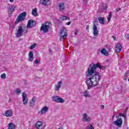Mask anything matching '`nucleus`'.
Masks as SVG:
<instances>
[{"label":"nucleus","instance_id":"f257e3e1","mask_svg":"<svg viewBox=\"0 0 129 129\" xmlns=\"http://www.w3.org/2000/svg\"><path fill=\"white\" fill-rule=\"evenodd\" d=\"M97 67L99 69H102V67H101V66L99 63H97L96 64L92 63L86 72L87 78L86 83L88 89H91L92 87L97 86L98 85V82L101 79V74L96 72V68Z\"/></svg>","mask_w":129,"mask_h":129},{"label":"nucleus","instance_id":"f03ea898","mask_svg":"<svg viewBox=\"0 0 129 129\" xmlns=\"http://www.w3.org/2000/svg\"><path fill=\"white\" fill-rule=\"evenodd\" d=\"M26 17H27V12H23L19 15L16 20L15 24H18L20 22H23L26 20Z\"/></svg>","mask_w":129,"mask_h":129},{"label":"nucleus","instance_id":"7ed1b4c3","mask_svg":"<svg viewBox=\"0 0 129 129\" xmlns=\"http://www.w3.org/2000/svg\"><path fill=\"white\" fill-rule=\"evenodd\" d=\"M51 26V22H47L43 23L40 28V30L43 31V33H48Z\"/></svg>","mask_w":129,"mask_h":129},{"label":"nucleus","instance_id":"20e7f679","mask_svg":"<svg viewBox=\"0 0 129 129\" xmlns=\"http://www.w3.org/2000/svg\"><path fill=\"white\" fill-rule=\"evenodd\" d=\"M52 101L56 102V103H64L65 100L62 98L59 97L58 96H54L52 97Z\"/></svg>","mask_w":129,"mask_h":129},{"label":"nucleus","instance_id":"39448f33","mask_svg":"<svg viewBox=\"0 0 129 129\" xmlns=\"http://www.w3.org/2000/svg\"><path fill=\"white\" fill-rule=\"evenodd\" d=\"M23 33H24V28H23V26L18 27V29L16 34V37H17V38L22 37V36H23Z\"/></svg>","mask_w":129,"mask_h":129},{"label":"nucleus","instance_id":"423d86ee","mask_svg":"<svg viewBox=\"0 0 129 129\" xmlns=\"http://www.w3.org/2000/svg\"><path fill=\"white\" fill-rule=\"evenodd\" d=\"M36 26V21L33 20H29L28 21L27 26L26 27L27 29H31L33 27Z\"/></svg>","mask_w":129,"mask_h":129},{"label":"nucleus","instance_id":"0eeeda50","mask_svg":"<svg viewBox=\"0 0 129 129\" xmlns=\"http://www.w3.org/2000/svg\"><path fill=\"white\" fill-rule=\"evenodd\" d=\"M122 119L121 118H119L115 121L113 122V124L114 125H116V126H118L119 127H121V125H122Z\"/></svg>","mask_w":129,"mask_h":129},{"label":"nucleus","instance_id":"6e6552de","mask_svg":"<svg viewBox=\"0 0 129 129\" xmlns=\"http://www.w3.org/2000/svg\"><path fill=\"white\" fill-rule=\"evenodd\" d=\"M82 120L84 122H89L91 120V118L85 113L83 114Z\"/></svg>","mask_w":129,"mask_h":129},{"label":"nucleus","instance_id":"1a4fd4ad","mask_svg":"<svg viewBox=\"0 0 129 129\" xmlns=\"http://www.w3.org/2000/svg\"><path fill=\"white\" fill-rule=\"evenodd\" d=\"M13 113L14 112H13V110H7L3 115H4V116H6V117H11L13 116Z\"/></svg>","mask_w":129,"mask_h":129},{"label":"nucleus","instance_id":"9d476101","mask_svg":"<svg viewBox=\"0 0 129 129\" xmlns=\"http://www.w3.org/2000/svg\"><path fill=\"white\" fill-rule=\"evenodd\" d=\"M22 100L23 101V104L27 105L28 104V98L27 97V94L26 92H23L22 93Z\"/></svg>","mask_w":129,"mask_h":129},{"label":"nucleus","instance_id":"9b49d317","mask_svg":"<svg viewBox=\"0 0 129 129\" xmlns=\"http://www.w3.org/2000/svg\"><path fill=\"white\" fill-rule=\"evenodd\" d=\"M16 10V6L14 5H11L10 6L9 8H8V13L10 15H12L15 10Z\"/></svg>","mask_w":129,"mask_h":129},{"label":"nucleus","instance_id":"f8f14e48","mask_svg":"<svg viewBox=\"0 0 129 129\" xmlns=\"http://www.w3.org/2000/svg\"><path fill=\"white\" fill-rule=\"evenodd\" d=\"M60 34V35L64 34L62 36H61V37L60 38L61 40H62V39L64 40V39H65V37L67 36V29H66L65 27H63Z\"/></svg>","mask_w":129,"mask_h":129},{"label":"nucleus","instance_id":"ddd939ff","mask_svg":"<svg viewBox=\"0 0 129 129\" xmlns=\"http://www.w3.org/2000/svg\"><path fill=\"white\" fill-rule=\"evenodd\" d=\"M93 34L95 37H97L98 36L99 32L97 30V26L94 24L93 26Z\"/></svg>","mask_w":129,"mask_h":129},{"label":"nucleus","instance_id":"4468645a","mask_svg":"<svg viewBox=\"0 0 129 129\" xmlns=\"http://www.w3.org/2000/svg\"><path fill=\"white\" fill-rule=\"evenodd\" d=\"M35 126L37 129H44V125H43V122L42 121L36 122Z\"/></svg>","mask_w":129,"mask_h":129},{"label":"nucleus","instance_id":"2eb2a0df","mask_svg":"<svg viewBox=\"0 0 129 129\" xmlns=\"http://www.w3.org/2000/svg\"><path fill=\"white\" fill-rule=\"evenodd\" d=\"M40 4L43 6H50L51 5V1L50 0H40Z\"/></svg>","mask_w":129,"mask_h":129},{"label":"nucleus","instance_id":"dca6fc26","mask_svg":"<svg viewBox=\"0 0 129 129\" xmlns=\"http://www.w3.org/2000/svg\"><path fill=\"white\" fill-rule=\"evenodd\" d=\"M33 60H34V53L33 51H30L28 54V61L33 62Z\"/></svg>","mask_w":129,"mask_h":129},{"label":"nucleus","instance_id":"f3484780","mask_svg":"<svg viewBox=\"0 0 129 129\" xmlns=\"http://www.w3.org/2000/svg\"><path fill=\"white\" fill-rule=\"evenodd\" d=\"M58 7L60 12H62V11L65 10V4L63 3H58Z\"/></svg>","mask_w":129,"mask_h":129},{"label":"nucleus","instance_id":"a211bd4d","mask_svg":"<svg viewBox=\"0 0 129 129\" xmlns=\"http://www.w3.org/2000/svg\"><path fill=\"white\" fill-rule=\"evenodd\" d=\"M49 108L47 106H44L43 108L41 109L40 111L38 112V113H40V114H44L46 113L47 111H48Z\"/></svg>","mask_w":129,"mask_h":129},{"label":"nucleus","instance_id":"6ab92c4d","mask_svg":"<svg viewBox=\"0 0 129 129\" xmlns=\"http://www.w3.org/2000/svg\"><path fill=\"white\" fill-rule=\"evenodd\" d=\"M121 49L122 47H121V45L119 43H117L116 45L115 51L116 53H119L121 51Z\"/></svg>","mask_w":129,"mask_h":129},{"label":"nucleus","instance_id":"aec40b11","mask_svg":"<svg viewBox=\"0 0 129 129\" xmlns=\"http://www.w3.org/2000/svg\"><path fill=\"white\" fill-rule=\"evenodd\" d=\"M62 85V82H57V85H55V90L56 91H58L59 90V88H61V86Z\"/></svg>","mask_w":129,"mask_h":129},{"label":"nucleus","instance_id":"412c9836","mask_svg":"<svg viewBox=\"0 0 129 129\" xmlns=\"http://www.w3.org/2000/svg\"><path fill=\"white\" fill-rule=\"evenodd\" d=\"M36 103V97H33L31 100V101L30 102V107L35 106Z\"/></svg>","mask_w":129,"mask_h":129},{"label":"nucleus","instance_id":"4be33fe9","mask_svg":"<svg viewBox=\"0 0 129 129\" xmlns=\"http://www.w3.org/2000/svg\"><path fill=\"white\" fill-rule=\"evenodd\" d=\"M8 127V129H16V124L13 123H9Z\"/></svg>","mask_w":129,"mask_h":129},{"label":"nucleus","instance_id":"5701e85b","mask_svg":"<svg viewBox=\"0 0 129 129\" xmlns=\"http://www.w3.org/2000/svg\"><path fill=\"white\" fill-rule=\"evenodd\" d=\"M101 53L103 55H104L105 56H108V52H107V50L105 49V48H103L101 50Z\"/></svg>","mask_w":129,"mask_h":129},{"label":"nucleus","instance_id":"b1692460","mask_svg":"<svg viewBox=\"0 0 129 129\" xmlns=\"http://www.w3.org/2000/svg\"><path fill=\"white\" fill-rule=\"evenodd\" d=\"M32 15L33 16H34V17H37V16H38V12H37V8H35L32 10Z\"/></svg>","mask_w":129,"mask_h":129},{"label":"nucleus","instance_id":"393cba45","mask_svg":"<svg viewBox=\"0 0 129 129\" xmlns=\"http://www.w3.org/2000/svg\"><path fill=\"white\" fill-rule=\"evenodd\" d=\"M111 18H112V13L111 12H109L107 18L108 22H110Z\"/></svg>","mask_w":129,"mask_h":129},{"label":"nucleus","instance_id":"a878e982","mask_svg":"<svg viewBox=\"0 0 129 129\" xmlns=\"http://www.w3.org/2000/svg\"><path fill=\"white\" fill-rule=\"evenodd\" d=\"M98 20L101 24H102V25H103V24H104V23H105V21H104V18H103L102 17H99L98 18Z\"/></svg>","mask_w":129,"mask_h":129},{"label":"nucleus","instance_id":"bb28decb","mask_svg":"<svg viewBox=\"0 0 129 129\" xmlns=\"http://www.w3.org/2000/svg\"><path fill=\"white\" fill-rule=\"evenodd\" d=\"M119 116H122V117H124V118H125L126 117V111H124L123 113H119Z\"/></svg>","mask_w":129,"mask_h":129},{"label":"nucleus","instance_id":"cd10ccee","mask_svg":"<svg viewBox=\"0 0 129 129\" xmlns=\"http://www.w3.org/2000/svg\"><path fill=\"white\" fill-rule=\"evenodd\" d=\"M60 20H61V21H65L66 20H70L69 18H68V17L66 16H62V17L59 18Z\"/></svg>","mask_w":129,"mask_h":129},{"label":"nucleus","instance_id":"c85d7f7f","mask_svg":"<svg viewBox=\"0 0 129 129\" xmlns=\"http://www.w3.org/2000/svg\"><path fill=\"white\" fill-rule=\"evenodd\" d=\"M84 96L85 97H90V95H89V93L87 91H85L84 92Z\"/></svg>","mask_w":129,"mask_h":129},{"label":"nucleus","instance_id":"c756f323","mask_svg":"<svg viewBox=\"0 0 129 129\" xmlns=\"http://www.w3.org/2000/svg\"><path fill=\"white\" fill-rule=\"evenodd\" d=\"M36 46H37L36 44H33L30 46V49L33 50V49H35V48H36Z\"/></svg>","mask_w":129,"mask_h":129},{"label":"nucleus","instance_id":"7c9ffc66","mask_svg":"<svg viewBox=\"0 0 129 129\" xmlns=\"http://www.w3.org/2000/svg\"><path fill=\"white\" fill-rule=\"evenodd\" d=\"M88 129H94V126H93L92 125L90 124L88 126Z\"/></svg>","mask_w":129,"mask_h":129},{"label":"nucleus","instance_id":"2f4dec72","mask_svg":"<svg viewBox=\"0 0 129 129\" xmlns=\"http://www.w3.org/2000/svg\"><path fill=\"white\" fill-rule=\"evenodd\" d=\"M6 74H3L1 75V78L5 79L6 78Z\"/></svg>","mask_w":129,"mask_h":129},{"label":"nucleus","instance_id":"473e14b6","mask_svg":"<svg viewBox=\"0 0 129 129\" xmlns=\"http://www.w3.org/2000/svg\"><path fill=\"white\" fill-rule=\"evenodd\" d=\"M121 10V9L120 8H117L115 10L116 13H117V12H119V11H120Z\"/></svg>","mask_w":129,"mask_h":129},{"label":"nucleus","instance_id":"72a5a7b5","mask_svg":"<svg viewBox=\"0 0 129 129\" xmlns=\"http://www.w3.org/2000/svg\"><path fill=\"white\" fill-rule=\"evenodd\" d=\"M16 91V93H21V90H20V89H17Z\"/></svg>","mask_w":129,"mask_h":129},{"label":"nucleus","instance_id":"f704fd0d","mask_svg":"<svg viewBox=\"0 0 129 129\" xmlns=\"http://www.w3.org/2000/svg\"><path fill=\"white\" fill-rule=\"evenodd\" d=\"M66 25L67 26H70L71 25V22H69L66 23Z\"/></svg>","mask_w":129,"mask_h":129},{"label":"nucleus","instance_id":"c9c22d12","mask_svg":"<svg viewBox=\"0 0 129 129\" xmlns=\"http://www.w3.org/2000/svg\"><path fill=\"white\" fill-rule=\"evenodd\" d=\"M35 62L36 64H38V63L40 62V60L36 59Z\"/></svg>","mask_w":129,"mask_h":129},{"label":"nucleus","instance_id":"e433bc0d","mask_svg":"<svg viewBox=\"0 0 129 129\" xmlns=\"http://www.w3.org/2000/svg\"><path fill=\"white\" fill-rule=\"evenodd\" d=\"M112 38H113V40H114V41H115V40H116V38L114 36H112Z\"/></svg>","mask_w":129,"mask_h":129},{"label":"nucleus","instance_id":"4c0bfd02","mask_svg":"<svg viewBox=\"0 0 129 129\" xmlns=\"http://www.w3.org/2000/svg\"><path fill=\"white\" fill-rule=\"evenodd\" d=\"M86 30H89V25H87L86 27Z\"/></svg>","mask_w":129,"mask_h":129},{"label":"nucleus","instance_id":"58836bf2","mask_svg":"<svg viewBox=\"0 0 129 129\" xmlns=\"http://www.w3.org/2000/svg\"><path fill=\"white\" fill-rule=\"evenodd\" d=\"M101 107L102 109H104V105H101Z\"/></svg>","mask_w":129,"mask_h":129},{"label":"nucleus","instance_id":"ea45409f","mask_svg":"<svg viewBox=\"0 0 129 129\" xmlns=\"http://www.w3.org/2000/svg\"><path fill=\"white\" fill-rule=\"evenodd\" d=\"M104 10H105V11H106V10H107V6H105Z\"/></svg>","mask_w":129,"mask_h":129},{"label":"nucleus","instance_id":"a19ab883","mask_svg":"<svg viewBox=\"0 0 129 129\" xmlns=\"http://www.w3.org/2000/svg\"><path fill=\"white\" fill-rule=\"evenodd\" d=\"M9 1L10 2V3H13L14 2V0H9Z\"/></svg>","mask_w":129,"mask_h":129},{"label":"nucleus","instance_id":"79ce46f5","mask_svg":"<svg viewBox=\"0 0 129 129\" xmlns=\"http://www.w3.org/2000/svg\"><path fill=\"white\" fill-rule=\"evenodd\" d=\"M114 116H113V117H114Z\"/></svg>","mask_w":129,"mask_h":129}]
</instances>
